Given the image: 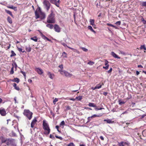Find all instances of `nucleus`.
<instances>
[{"instance_id": "nucleus-20", "label": "nucleus", "mask_w": 146, "mask_h": 146, "mask_svg": "<svg viewBox=\"0 0 146 146\" xmlns=\"http://www.w3.org/2000/svg\"><path fill=\"white\" fill-rule=\"evenodd\" d=\"M5 11L6 13H7L8 14H9L12 17H13V14H12V13L11 11H10L9 10H7V9H5Z\"/></svg>"}, {"instance_id": "nucleus-40", "label": "nucleus", "mask_w": 146, "mask_h": 146, "mask_svg": "<svg viewBox=\"0 0 146 146\" xmlns=\"http://www.w3.org/2000/svg\"><path fill=\"white\" fill-rule=\"evenodd\" d=\"M102 85L100 84H99L97 85L96 86V88H97V89H100V88H101L102 87Z\"/></svg>"}, {"instance_id": "nucleus-11", "label": "nucleus", "mask_w": 146, "mask_h": 146, "mask_svg": "<svg viewBox=\"0 0 146 146\" xmlns=\"http://www.w3.org/2000/svg\"><path fill=\"white\" fill-rule=\"evenodd\" d=\"M37 120L36 117L33 120L31 123V127L32 128H33L34 127L35 124L37 122Z\"/></svg>"}, {"instance_id": "nucleus-53", "label": "nucleus", "mask_w": 146, "mask_h": 146, "mask_svg": "<svg viewBox=\"0 0 146 146\" xmlns=\"http://www.w3.org/2000/svg\"><path fill=\"white\" fill-rule=\"evenodd\" d=\"M55 136V137L56 138L59 139H60L61 140H62V139H63L62 138V137H61L58 136L57 135H56Z\"/></svg>"}, {"instance_id": "nucleus-12", "label": "nucleus", "mask_w": 146, "mask_h": 146, "mask_svg": "<svg viewBox=\"0 0 146 146\" xmlns=\"http://www.w3.org/2000/svg\"><path fill=\"white\" fill-rule=\"evenodd\" d=\"M35 70L39 74L41 75L43 73L42 70L39 68H36Z\"/></svg>"}, {"instance_id": "nucleus-60", "label": "nucleus", "mask_w": 146, "mask_h": 146, "mask_svg": "<svg viewBox=\"0 0 146 146\" xmlns=\"http://www.w3.org/2000/svg\"><path fill=\"white\" fill-rule=\"evenodd\" d=\"M103 109H104V108H95V110H102Z\"/></svg>"}, {"instance_id": "nucleus-42", "label": "nucleus", "mask_w": 146, "mask_h": 146, "mask_svg": "<svg viewBox=\"0 0 146 146\" xmlns=\"http://www.w3.org/2000/svg\"><path fill=\"white\" fill-rule=\"evenodd\" d=\"M94 64V62L91 61H90L88 63V64L90 65H92Z\"/></svg>"}, {"instance_id": "nucleus-15", "label": "nucleus", "mask_w": 146, "mask_h": 146, "mask_svg": "<svg viewBox=\"0 0 146 146\" xmlns=\"http://www.w3.org/2000/svg\"><path fill=\"white\" fill-rule=\"evenodd\" d=\"M105 64L106 66H103V68L105 69L106 70H107L108 69L109 67V65L108 64V61L106 60L105 61Z\"/></svg>"}, {"instance_id": "nucleus-7", "label": "nucleus", "mask_w": 146, "mask_h": 146, "mask_svg": "<svg viewBox=\"0 0 146 146\" xmlns=\"http://www.w3.org/2000/svg\"><path fill=\"white\" fill-rule=\"evenodd\" d=\"M54 29L56 32L58 33H59L60 31L61 28L57 25L55 24L54 25Z\"/></svg>"}, {"instance_id": "nucleus-45", "label": "nucleus", "mask_w": 146, "mask_h": 146, "mask_svg": "<svg viewBox=\"0 0 146 146\" xmlns=\"http://www.w3.org/2000/svg\"><path fill=\"white\" fill-rule=\"evenodd\" d=\"M65 124V122L64 121H62L60 123V126L64 125Z\"/></svg>"}, {"instance_id": "nucleus-41", "label": "nucleus", "mask_w": 146, "mask_h": 146, "mask_svg": "<svg viewBox=\"0 0 146 146\" xmlns=\"http://www.w3.org/2000/svg\"><path fill=\"white\" fill-rule=\"evenodd\" d=\"M65 107L66 108L65 110L66 111L70 110L71 109V108L69 106H65Z\"/></svg>"}, {"instance_id": "nucleus-39", "label": "nucleus", "mask_w": 146, "mask_h": 146, "mask_svg": "<svg viewBox=\"0 0 146 146\" xmlns=\"http://www.w3.org/2000/svg\"><path fill=\"white\" fill-rule=\"evenodd\" d=\"M140 48L141 49H143L144 50H146V47L144 45H141L140 47Z\"/></svg>"}, {"instance_id": "nucleus-6", "label": "nucleus", "mask_w": 146, "mask_h": 146, "mask_svg": "<svg viewBox=\"0 0 146 146\" xmlns=\"http://www.w3.org/2000/svg\"><path fill=\"white\" fill-rule=\"evenodd\" d=\"M59 71L62 74L63 73H64L66 76H69V77H71L72 76V74H70L67 71H65V70L62 71L60 70H59Z\"/></svg>"}, {"instance_id": "nucleus-63", "label": "nucleus", "mask_w": 146, "mask_h": 146, "mask_svg": "<svg viewBox=\"0 0 146 146\" xmlns=\"http://www.w3.org/2000/svg\"><path fill=\"white\" fill-rule=\"evenodd\" d=\"M50 137L51 139H54L55 138L51 134H50Z\"/></svg>"}, {"instance_id": "nucleus-48", "label": "nucleus", "mask_w": 146, "mask_h": 146, "mask_svg": "<svg viewBox=\"0 0 146 146\" xmlns=\"http://www.w3.org/2000/svg\"><path fill=\"white\" fill-rule=\"evenodd\" d=\"M142 6L143 7H146V2H143L142 3Z\"/></svg>"}, {"instance_id": "nucleus-62", "label": "nucleus", "mask_w": 146, "mask_h": 146, "mask_svg": "<svg viewBox=\"0 0 146 146\" xmlns=\"http://www.w3.org/2000/svg\"><path fill=\"white\" fill-rule=\"evenodd\" d=\"M128 113V112L127 110L123 112L121 114V115H122V114H127Z\"/></svg>"}, {"instance_id": "nucleus-57", "label": "nucleus", "mask_w": 146, "mask_h": 146, "mask_svg": "<svg viewBox=\"0 0 146 146\" xmlns=\"http://www.w3.org/2000/svg\"><path fill=\"white\" fill-rule=\"evenodd\" d=\"M55 128L56 129H57V131L59 133H60L61 132V131H59V129H58V128H59V126H58V125H56V126H55Z\"/></svg>"}, {"instance_id": "nucleus-49", "label": "nucleus", "mask_w": 146, "mask_h": 146, "mask_svg": "<svg viewBox=\"0 0 146 146\" xmlns=\"http://www.w3.org/2000/svg\"><path fill=\"white\" fill-rule=\"evenodd\" d=\"M60 43H61V44L62 45L64 46L65 47H67V46H67L66 44L64 42H60Z\"/></svg>"}, {"instance_id": "nucleus-35", "label": "nucleus", "mask_w": 146, "mask_h": 146, "mask_svg": "<svg viewBox=\"0 0 146 146\" xmlns=\"http://www.w3.org/2000/svg\"><path fill=\"white\" fill-rule=\"evenodd\" d=\"M12 65H13V67L11 68V71H10V74H13L14 72V70H13L14 67L13 65V64H12Z\"/></svg>"}, {"instance_id": "nucleus-13", "label": "nucleus", "mask_w": 146, "mask_h": 146, "mask_svg": "<svg viewBox=\"0 0 146 146\" xmlns=\"http://www.w3.org/2000/svg\"><path fill=\"white\" fill-rule=\"evenodd\" d=\"M111 55L115 58L120 59V57H119L114 52H111Z\"/></svg>"}, {"instance_id": "nucleus-61", "label": "nucleus", "mask_w": 146, "mask_h": 146, "mask_svg": "<svg viewBox=\"0 0 146 146\" xmlns=\"http://www.w3.org/2000/svg\"><path fill=\"white\" fill-rule=\"evenodd\" d=\"M37 10H38V11L39 12V13H40V12H42V11H41V9L40 7H39L37 9Z\"/></svg>"}, {"instance_id": "nucleus-1", "label": "nucleus", "mask_w": 146, "mask_h": 146, "mask_svg": "<svg viewBox=\"0 0 146 146\" xmlns=\"http://www.w3.org/2000/svg\"><path fill=\"white\" fill-rule=\"evenodd\" d=\"M47 22L49 23H54L55 22V15L52 11H51V13L48 16Z\"/></svg>"}, {"instance_id": "nucleus-32", "label": "nucleus", "mask_w": 146, "mask_h": 146, "mask_svg": "<svg viewBox=\"0 0 146 146\" xmlns=\"http://www.w3.org/2000/svg\"><path fill=\"white\" fill-rule=\"evenodd\" d=\"M118 145L119 146H125L124 141H121L120 142H118Z\"/></svg>"}, {"instance_id": "nucleus-50", "label": "nucleus", "mask_w": 146, "mask_h": 146, "mask_svg": "<svg viewBox=\"0 0 146 146\" xmlns=\"http://www.w3.org/2000/svg\"><path fill=\"white\" fill-rule=\"evenodd\" d=\"M121 22L120 21L116 22L115 23V24L117 25H121Z\"/></svg>"}, {"instance_id": "nucleus-3", "label": "nucleus", "mask_w": 146, "mask_h": 146, "mask_svg": "<svg viewBox=\"0 0 146 146\" xmlns=\"http://www.w3.org/2000/svg\"><path fill=\"white\" fill-rule=\"evenodd\" d=\"M42 3L44 8L46 11L48 12L51 6L50 3L48 0H44Z\"/></svg>"}, {"instance_id": "nucleus-21", "label": "nucleus", "mask_w": 146, "mask_h": 146, "mask_svg": "<svg viewBox=\"0 0 146 146\" xmlns=\"http://www.w3.org/2000/svg\"><path fill=\"white\" fill-rule=\"evenodd\" d=\"M50 1V3L54 4L56 6H58L56 3V0H48Z\"/></svg>"}, {"instance_id": "nucleus-58", "label": "nucleus", "mask_w": 146, "mask_h": 146, "mask_svg": "<svg viewBox=\"0 0 146 146\" xmlns=\"http://www.w3.org/2000/svg\"><path fill=\"white\" fill-rule=\"evenodd\" d=\"M124 145H126L127 146H129V143H128V142H124Z\"/></svg>"}, {"instance_id": "nucleus-54", "label": "nucleus", "mask_w": 146, "mask_h": 146, "mask_svg": "<svg viewBox=\"0 0 146 146\" xmlns=\"http://www.w3.org/2000/svg\"><path fill=\"white\" fill-rule=\"evenodd\" d=\"M58 101V99L56 98H55V99H54V100H53V103L54 104H56V102H57V101Z\"/></svg>"}, {"instance_id": "nucleus-2", "label": "nucleus", "mask_w": 146, "mask_h": 146, "mask_svg": "<svg viewBox=\"0 0 146 146\" xmlns=\"http://www.w3.org/2000/svg\"><path fill=\"white\" fill-rule=\"evenodd\" d=\"M43 128L45 131L44 132L45 135H48L50 132V129L48 124L46 123L45 120L43 121Z\"/></svg>"}, {"instance_id": "nucleus-8", "label": "nucleus", "mask_w": 146, "mask_h": 146, "mask_svg": "<svg viewBox=\"0 0 146 146\" xmlns=\"http://www.w3.org/2000/svg\"><path fill=\"white\" fill-rule=\"evenodd\" d=\"M40 14V18L41 20L44 19L46 17V14L44 12H41L39 13Z\"/></svg>"}, {"instance_id": "nucleus-4", "label": "nucleus", "mask_w": 146, "mask_h": 146, "mask_svg": "<svg viewBox=\"0 0 146 146\" xmlns=\"http://www.w3.org/2000/svg\"><path fill=\"white\" fill-rule=\"evenodd\" d=\"M23 114L29 119L31 120L32 117L33 113L29 110H25Z\"/></svg>"}, {"instance_id": "nucleus-55", "label": "nucleus", "mask_w": 146, "mask_h": 146, "mask_svg": "<svg viewBox=\"0 0 146 146\" xmlns=\"http://www.w3.org/2000/svg\"><path fill=\"white\" fill-rule=\"evenodd\" d=\"M67 47L68 48H69V49H71L73 51H77V50L75 49L72 48L69 46H67Z\"/></svg>"}, {"instance_id": "nucleus-46", "label": "nucleus", "mask_w": 146, "mask_h": 146, "mask_svg": "<svg viewBox=\"0 0 146 146\" xmlns=\"http://www.w3.org/2000/svg\"><path fill=\"white\" fill-rule=\"evenodd\" d=\"M92 119V117H91V116L88 117L87 118L88 121L87 122V123L89 122L91 120V119Z\"/></svg>"}, {"instance_id": "nucleus-10", "label": "nucleus", "mask_w": 146, "mask_h": 146, "mask_svg": "<svg viewBox=\"0 0 146 146\" xmlns=\"http://www.w3.org/2000/svg\"><path fill=\"white\" fill-rule=\"evenodd\" d=\"M46 73L47 75H48V76L50 78L52 79H53L54 76V74L48 71Z\"/></svg>"}, {"instance_id": "nucleus-64", "label": "nucleus", "mask_w": 146, "mask_h": 146, "mask_svg": "<svg viewBox=\"0 0 146 146\" xmlns=\"http://www.w3.org/2000/svg\"><path fill=\"white\" fill-rule=\"evenodd\" d=\"M145 116H146V114H144L142 115H141V117H140V118L141 119H143V118Z\"/></svg>"}, {"instance_id": "nucleus-33", "label": "nucleus", "mask_w": 146, "mask_h": 146, "mask_svg": "<svg viewBox=\"0 0 146 146\" xmlns=\"http://www.w3.org/2000/svg\"><path fill=\"white\" fill-rule=\"evenodd\" d=\"M82 96H79L76 97V99L78 101H80L82 99Z\"/></svg>"}, {"instance_id": "nucleus-16", "label": "nucleus", "mask_w": 146, "mask_h": 146, "mask_svg": "<svg viewBox=\"0 0 146 146\" xmlns=\"http://www.w3.org/2000/svg\"><path fill=\"white\" fill-rule=\"evenodd\" d=\"M104 121L108 123H112L113 122V121H112L111 119H105L104 120Z\"/></svg>"}, {"instance_id": "nucleus-22", "label": "nucleus", "mask_w": 146, "mask_h": 146, "mask_svg": "<svg viewBox=\"0 0 146 146\" xmlns=\"http://www.w3.org/2000/svg\"><path fill=\"white\" fill-rule=\"evenodd\" d=\"M46 26V27L49 28L50 29H52L54 27V26L50 24H47Z\"/></svg>"}, {"instance_id": "nucleus-37", "label": "nucleus", "mask_w": 146, "mask_h": 146, "mask_svg": "<svg viewBox=\"0 0 146 146\" xmlns=\"http://www.w3.org/2000/svg\"><path fill=\"white\" fill-rule=\"evenodd\" d=\"M80 48L83 51L85 52H86L88 51V50L84 47H80Z\"/></svg>"}, {"instance_id": "nucleus-18", "label": "nucleus", "mask_w": 146, "mask_h": 146, "mask_svg": "<svg viewBox=\"0 0 146 146\" xmlns=\"http://www.w3.org/2000/svg\"><path fill=\"white\" fill-rule=\"evenodd\" d=\"M102 115V114H94L93 115L91 116V117L93 118L96 117H99Z\"/></svg>"}, {"instance_id": "nucleus-52", "label": "nucleus", "mask_w": 146, "mask_h": 146, "mask_svg": "<svg viewBox=\"0 0 146 146\" xmlns=\"http://www.w3.org/2000/svg\"><path fill=\"white\" fill-rule=\"evenodd\" d=\"M60 1L59 0H58L57 1L56 0V3L57 5L58 6H56L58 7H59V4H60Z\"/></svg>"}, {"instance_id": "nucleus-29", "label": "nucleus", "mask_w": 146, "mask_h": 146, "mask_svg": "<svg viewBox=\"0 0 146 146\" xmlns=\"http://www.w3.org/2000/svg\"><path fill=\"white\" fill-rule=\"evenodd\" d=\"M108 26H110V27H113L114 28H115V29H118V28L117 27H116L115 26L111 24H110V23H107L106 24Z\"/></svg>"}, {"instance_id": "nucleus-47", "label": "nucleus", "mask_w": 146, "mask_h": 146, "mask_svg": "<svg viewBox=\"0 0 146 146\" xmlns=\"http://www.w3.org/2000/svg\"><path fill=\"white\" fill-rule=\"evenodd\" d=\"M20 72L23 75L25 78H26V73H25V72H24L22 70Z\"/></svg>"}, {"instance_id": "nucleus-34", "label": "nucleus", "mask_w": 146, "mask_h": 146, "mask_svg": "<svg viewBox=\"0 0 146 146\" xmlns=\"http://www.w3.org/2000/svg\"><path fill=\"white\" fill-rule=\"evenodd\" d=\"M119 104L120 105H121L122 104H124L125 103V102L121 101V100H119L118 101Z\"/></svg>"}, {"instance_id": "nucleus-28", "label": "nucleus", "mask_w": 146, "mask_h": 146, "mask_svg": "<svg viewBox=\"0 0 146 146\" xmlns=\"http://www.w3.org/2000/svg\"><path fill=\"white\" fill-rule=\"evenodd\" d=\"M90 25L92 26H94V19H90Z\"/></svg>"}, {"instance_id": "nucleus-19", "label": "nucleus", "mask_w": 146, "mask_h": 146, "mask_svg": "<svg viewBox=\"0 0 146 146\" xmlns=\"http://www.w3.org/2000/svg\"><path fill=\"white\" fill-rule=\"evenodd\" d=\"M13 86L14 87V88L18 90L19 91L20 90V88L18 86H17V84L15 83H14L13 84Z\"/></svg>"}, {"instance_id": "nucleus-59", "label": "nucleus", "mask_w": 146, "mask_h": 146, "mask_svg": "<svg viewBox=\"0 0 146 146\" xmlns=\"http://www.w3.org/2000/svg\"><path fill=\"white\" fill-rule=\"evenodd\" d=\"M112 70V68H111L109 70L107 71V72L108 73H110L111 72Z\"/></svg>"}, {"instance_id": "nucleus-25", "label": "nucleus", "mask_w": 146, "mask_h": 146, "mask_svg": "<svg viewBox=\"0 0 146 146\" xmlns=\"http://www.w3.org/2000/svg\"><path fill=\"white\" fill-rule=\"evenodd\" d=\"M88 29L90 30L91 31L93 32L94 33H96V31L93 29L92 27L91 26H88Z\"/></svg>"}, {"instance_id": "nucleus-56", "label": "nucleus", "mask_w": 146, "mask_h": 146, "mask_svg": "<svg viewBox=\"0 0 146 146\" xmlns=\"http://www.w3.org/2000/svg\"><path fill=\"white\" fill-rule=\"evenodd\" d=\"M58 67L60 68L61 70H62L63 68V66L62 64L60 65Z\"/></svg>"}, {"instance_id": "nucleus-26", "label": "nucleus", "mask_w": 146, "mask_h": 146, "mask_svg": "<svg viewBox=\"0 0 146 146\" xmlns=\"http://www.w3.org/2000/svg\"><path fill=\"white\" fill-rule=\"evenodd\" d=\"M35 16H36L35 18L36 19L40 18V14L39 15L38 13L36 11H35Z\"/></svg>"}, {"instance_id": "nucleus-36", "label": "nucleus", "mask_w": 146, "mask_h": 146, "mask_svg": "<svg viewBox=\"0 0 146 146\" xmlns=\"http://www.w3.org/2000/svg\"><path fill=\"white\" fill-rule=\"evenodd\" d=\"M11 54L10 55V57H12L13 56H14L16 55V54L13 51H11Z\"/></svg>"}, {"instance_id": "nucleus-44", "label": "nucleus", "mask_w": 146, "mask_h": 146, "mask_svg": "<svg viewBox=\"0 0 146 146\" xmlns=\"http://www.w3.org/2000/svg\"><path fill=\"white\" fill-rule=\"evenodd\" d=\"M141 21L144 24H146V21L145 20L143 17L141 19Z\"/></svg>"}, {"instance_id": "nucleus-31", "label": "nucleus", "mask_w": 146, "mask_h": 146, "mask_svg": "<svg viewBox=\"0 0 146 146\" xmlns=\"http://www.w3.org/2000/svg\"><path fill=\"white\" fill-rule=\"evenodd\" d=\"M31 39L35 42H37V38L36 36H35L33 37H31Z\"/></svg>"}, {"instance_id": "nucleus-9", "label": "nucleus", "mask_w": 146, "mask_h": 146, "mask_svg": "<svg viewBox=\"0 0 146 146\" xmlns=\"http://www.w3.org/2000/svg\"><path fill=\"white\" fill-rule=\"evenodd\" d=\"M0 139L1 140V144H2L4 143H6L7 142V139H6L5 137L3 136H1L0 137Z\"/></svg>"}, {"instance_id": "nucleus-43", "label": "nucleus", "mask_w": 146, "mask_h": 146, "mask_svg": "<svg viewBox=\"0 0 146 146\" xmlns=\"http://www.w3.org/2000/svg\"><path fill=\"white\" fill-rule=\"evenodd\" d=\"M67 146H75V145L73 143L71 142L68 144Z\"/></svg>"}, {"instance_id": "nucleus-27", "label": "nucleus", "mask_w": 146, "mask_h": 146, "mask_svg": "<svg viewBox=\"0 0 146 146\" xmlns=\"http://www.w3.org/2000/svg\"><path fill=\"white\" fill-rule=\"evenodd\" d=\"M88 106L90 107H96V105L94 104V103H89L88 104Z\"/></svg>"}, {"instance_id": "nucleus-14", "label": "nucleus", "mask_w": 146, "mask_h": 146, "mask_svg": "<svg viewBox=\"0 0 146 146\" xmlns=\"http://www.w3.org/2000/svg\"><path fill=\"white\" fill-rule=\"evenodd\" d=\"M0 114L2 116H5L6 114V112L5 110L4 109L2 110L0 109Z\"/></svg>"}, {"instance_id": "nucleus-23", "label": "nucleus", "mask_w": 146, "mask_h": 146, "mask_svg": "<svg viewBox=\"0 0 146 146\" xmlns=\"http://www.w3.org/2000/svg\"><path fill=\"white\" fill-rule=\"evenodd\" d=\"M26 50L27 52H30L31 51V48L29 46L28 47L26 46L25 47Z\"/></svg>"}, {"instance_id": "nucleus-17", "label": "nucleus", "mask_w": 146, "mask_h": 146, "mask_svg": "<svg viewBox=\"0 0 146 146\" xmlns=\"http://www.w3.org/2000/svg\"><path fill=\"white\" fill-rule=\"evenodd\" d=\"M7 7L10 9H13L15 11H16L17 10V7H16L13 6V5L8 6H7Z\"/></svg>"}, {"instance_id": "nucleus-51", "label": "nucleus", "mask_w": 146, "mask_h": 146, "mask_svg": "<svg viewBox=\"0 0 146 146\" xmlns=\"http://www.w3.org/2000/svg\"><path fill=\"white\" fill-rule=\"evenodd\" d=\"M15 82H16L17 83H19L20 81L19 79L17 78H15Z\"/></svg>"}, {"instance_id": "nucleus-24", "label": "nucleus", "mask_w": 146, "mask_h": 146, "mask_svg": "<svg viewBox=\"0 0 146 146\" xmlns=\"http://www.w3.org/2000/svg\"><path fill=\"white\" fill-rule=\"evenodd\" d=\"M40 35L41 37L44 40L46 39L47 37L45 36L42 33L40 32Z\"/></svg>"}, {"instance_id": "nucleus-5", "label": "nucleus", "mask_w": 146, "mask_h": 146, "mask_svg": "<svg viewBox=\"0 0 146 146\" xmlns=\"http://www.w3.org/2000/svg\"><path fill=\"white\" fill-rule=\"evenodd\" d=\"M6 144L8 146L11 145V146H17L15 142V140L11 138L7 139Z\"/></svg>"}, {"instance_id": "nucleus-30", "label": "nucleus", "mask_w": 146, "mask_h": 146, "mask_svg": "<svg viewBox=\"0 0 146 146\" xmlns=\"http://www.w3.org/2000/svg\"><path fill=\"white\" fill-rule=\"evenodd\" d=\"M7 20L11 24L12 23L11 18L9 16L7 17Z\"/></svg>"}, {"instance_id": "nucleus-38", "label": "nucleus", "mask_w": 146, "mask_h": 146, "mask_svg": "<svg viewBox=\"0 0 146 146\" xmlns=\"http://www.w3.org/2000/svg\"><path fill=\"white\" fill-rule=\"evenodd\" d=\"M62 56L64 58H67V54L65 52H63L62 53Z\"/></svg>"}]
</instances>
